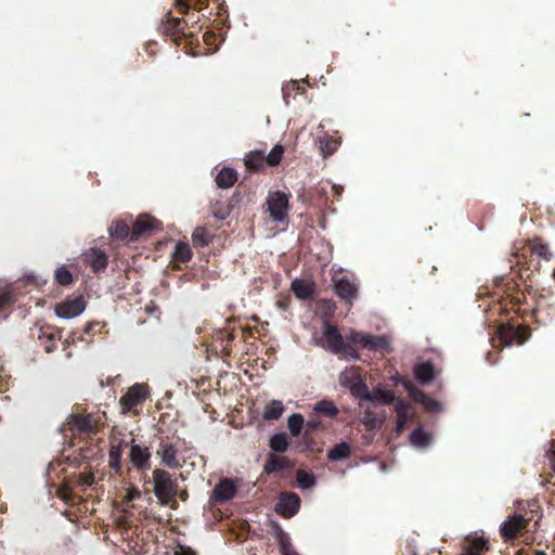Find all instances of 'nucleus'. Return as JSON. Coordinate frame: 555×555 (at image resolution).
<instances>
[{
	"instance_id": "1",
	"label": "nucleus",
	"mask_w": 555,
	"mask_h": 555,
	"mask_svg": "<svg viewBox=\"0 0 555 555\" xmlns=\"http://www.w3.org/2000/svg\"><path fill=\"white\" fill-rule=\"evenodd\" d=\"M543 517L542 508L537 500L527 501L526 504L518 503L516 512L508 515L500 525V535L506 543H514L517 539L525 537L530 532V526L533 521L535 532L540 527Z\"/></svg>"
},
{
	"instance_id": "2",
	"label": "nucleus",
	"mask_w": 555,
	"mask_h": 555,
	"mask_svg": "<svg viewBox=\"0 0 555 555\" xmlns=\"http://www.w3.org/2000/svg\"><path fill=\"white\" fill-rule=\"evenodd\" d=\"M528 254L530 257L535 256L538 259L543 261H550L554 257V253L552 251L548 243H546L542 237L535 236L528 240L522 253L514 255L516 264L520 266L519 275L524 280L529 279L533 272H539L541 267L539 261L534 262L533 259H528Z\"/></svg>"
},
{
	"instance_id": "3",
	"label": "nucleus",
	"mask_w": 555,
	"mask_h": 555,
	"mask_svg": "<svg viewBox=\"0 0 555 555\" xmlns=\"http://www.w3.org/2000/svg\"><path fill=\"white\" fill-rule=\"evenodd\" d=\"M185 23L184 18L173 17L169 12L158 26V31L177 47L183 46V50L188 52L194 43L198 44V40L195 33L191 27H186Z\"/></svg>"
},
{
	"instance_id": "4",
	"label": "nucleus",
	"mask_w": 555,
	"mask_h": 555,
	"mask_svg": "<svg viewBox=\"0 0 555 555\" xmlns=\"http://www.w3.org/2000/svg\"><path fill=\"white\" fill-rule=\"evenodd\" d=\"M107 416L104 411L96 410L86 414H70L67 417V425L70 430L79 434L95 435L106 425Z\"/></svg>"
},
{
	"instance_id": "5",
	"label": "nucleus",
	"mask_w": 555,
	"mask_h": 555,
	"mask_svg": "<svg viewBox=\"0 0 555 555\" xmlns=\"http://www.w3.org/2000/svg\"><path fill=\"white\" fill-rule=\"evenodd\" d=\"M322 346L335 354L343 353L353 359L359 358L357 350L350 344L344 341V337L338 328L327 321L324 322Z\"/></svg>"
},
{
	"instance_id": "6",
	"label": "nucleus",
	"mask_w": 555,
	"mask_h": 555,
	"mask_svg": "<svg viewBox=\"0 0 555 555\" xmlns=\"http://www.w3.org/2000/svg\"><path fill=\"white\" fill-rule=\"evenodd\" d=\"M498 336L504 346L522 345L530 338L531 330L528 325L511 319L508 322L499 325Z\"/></svg>"
},
{
	"instance_id": "7",
	"label": "nucleus",
	"mask_w": 555,
	"mask_h": 555,
	"mask_svg": "<svg viewBox=\"0 0 555 555\" xmlns=\"http://www.w3.org/2000/svg\"><path fill=\"white\" fill-rule=\"evenodd\" d=\"M153 483L155 495L162 504H168L177 495V483L167 470L154 469Z\"/></svg>"
},
{
	"instance_id": "8",
	"label": "nucleus",
	"mask_w": 555,
	"mask_h": 555,
	"mask_svg": "<svg viewBox=\"0 0 555 555\" xmlns=\"http://www.w3.org/2000/svg\"><path fill=\"white\" fill-rule=\"evenodd\" d=\"M182 439L177 437L169 439V437H160L156 455L160 457V463L168 468L180 467L179 460L177 457L180 450Z\"/></svg>"
},
{
	"instance_id": "9",
	"label": "nucleus",
	"mask_w": 555,
	"mask_h": 555,
	"mask_svg": "<svg viewBox=\"0 0 555 555\" xmlns=\"http://www.w3.org/2000/svg\"><path fill=\"white\" fill-rule=\"evenodd\" d=\"M149 397V387L145 384H134L127 392L119 399L121 412L124 414L128 412L137 413L135 408L142 405Z\"/></svg>"
},
{
	"instance_id": "10",
	"label": "nucleus",
	"mask_w": 555,
	"mask_h": 555,
	"mask_svg": "<svg viewBox=\"0 0 555 555\" xmlns=\"http://www.w3.org/2000/svg\"><path fill=\"white\" fill-rule=\"evenodd\" d=\"M267 205L270 218L275 222H283L288 215L289 197L282 191L269 192Z\"/></svg>"
},
{
	"instance_id": "11",
	"label": "nucleus",
	"mask_w": 555,
	"mask_h": 555,
	"mask_svg": "<svg viewBox=\"0 0 555 555\" xmlns=\"http://www.w3.org/2000/svg\"><path fill=\"white\" fill-rule=\"evenodd\" d=\"M348 340L351 344L361 346L362 348L371 351L389 349V341L385 336H374L362 332L351 331L348 336Z\"/></svg>"
},
{
	"instance_id": "12",
	"label": "nucleus",
	"mask_w": 555,
	"mask_h": 555,
	"mask_svg": "<svg viewBox=\"0 0 555 555\" xmlns=\"http://www.w3.org/2000/svg\"><path fill=\"white\" fill-rule=\"evenodd\" d=\"M162 230V222L151 217L150 215H140L133 222L130 242H137L142 236H150L153 233Z\"/></svg>"
},
{
	"instance_id": "13",
	"label": "nucleus",
	"mask_w": 555,
	"mask_h": 555,
	"mask_svg": "<svg viewBox=\"0 0 555 555\" xmlns=\"http://www.w3.org/2000/svg\"><path fill=\"white\" fill-rule=\"evenodd\" d=\"M128 457L132 467L138 472L144 473L151 468L152 453L150 448L135 443L134 439L131 440Z\"/></svg>"
},
{
	"instance_id": "14",
	"label": "nucleus",
	"mask_w": 555,
	"mask_h": 555,
	"mask_svg": "<svg viewBox=\"0 0 555 555\" xmlns=\"http://www.w3.org/2000/svg\"><path fill=\"white\" fill-rule=\"evenodd\" d=\"M87 302L83 296H77L74 298H66L65 300L57 304L54 308L55 314L59 318L72 319L81 314L86 309Z\"/></svg>"
},
{
	"instance_id": "15",
	"label": "nucleus",
	"mask_w": 555,
	"mask_h": 555,
	"mask_svg": "<svg viewBox=\"0 0 555 555\" xmlns=\"http://www.w3.org/2000/svg\"><path fill=\"white\" fill-rule=\"evenodd\" d=\"M300 507V499L294 492H282L275 504V512L284 518H291L297 514Z\"/></svg>"
},
{
	"instance_id": "16",
	"label": "nucleus",
	"mask_w": 555,
	"mask_h": 555,
	"mask_svg": "<svg viewBox=\"0 0 555 555\" xmlns=\"http://www.w3.org/2000/svg\"><path fill=\"white\" fill-rule=\"evenodd\" d=\"M335 294L343 300L351 302L358 296V286L347 275L333 276Z\"/></svg>"
},
{
	"instance_id": "17",
	"label": "nucleus",
	"mask_w": 555,
	"mask_h": 555,
	"mask_svg": "<svg viewBox=\"0 0 555 555\" xmlns=\"http://www.w3.org/2000/svg\"><path fill=\"white\" fill-rule=\"evenodd\" d=\"M83 263L89 266L93 273L102 272L106 269L108 257L105 251L99 248H89L81 255Z\"/></svg>"
},
{
	"instance_id": "18",
	"label": "nucleus",
	"mask_w": 555,
	"mask_h": 555,
	"mask_svg": "<svg viewBox=\"0 0 555 555\" xmlns=\"http://www.w3.org/2000/svg\"><path fill=\"white\" fill-rule=\"evenodd\" d=\"M233 340L234 335L232 333L221 330L212 337L209 348L214 353L224 359L231 354V344Z\"/></svg>"
},
{
	"instance_id": "19",
	"label": "nucleus",
	"mask_w": 555,
	"mask_h": 555,
	"mask_svg": "<svg viewBox=\"0 0 555 555\" xmlns=\"http://www.w3.org/2000/svg\"><path fill=\"white\" fill-rule=\"evenodd\" d=\"M241 199L242 197L240 192H235L231 198L224 201L217 199L210 205L211 215L219 220L227 219L231 215L232 209L241 202Z\"/></svg>"
},
{
	"instance_id": "20",
	"label": "nucleus",
	"mask_w": 555,
	"mask_h": 555,
	"mask_svg": "<svg viewBox=\"0 0 555 555\" xmlns=\"http://www.w3.org/2000/svg\"><path fill=\"white\" fill-rule=\"evenodd\" d=\"M237 492V488L232 479L223 478L214 488L211 500L216 503H223L232 500Z\"/></svg>"
},
{
	"instance_id": "21",
	"label": "nucleus",
	"mask_w": 555,
	"mask_h": 555,
	"mask_svg": "<svg viewBox=\"0 0 555 555\" xmlns=\"http://www.w3.org/2000/svg\"><path fill=\"white\" fill-rule=\"evenodd\" d=\"M127 446L128 443L125 440H114L111 442V448L108 452V466L111 467L115 475L121 476L122 474L121 457L124 453V448Z\"/></svg>"
},
{
	"instance_id": "22",
	"label": "nucleus",
	"mask_w": 555,
	"mask_h": 555,
	"mask_svg": "<svg viewBox=\"0 0 555 555\" xmlns=\"http://www.w3.org/2000/svg\"><path fill=\"white\" fill-rule=\"evenodd\" d=\"M393 409L397 413L396 434L399 436L405 429L409 421L412 420L413 413L411 412V404L403 399L398 400Z\"/></svg>"
},
{
	"instance_id": "23",
	"label": "nucleus",
	"mask_w": 555,
	"mask_h": 555,
	"mask_svg": "<svg viewBox=\"0 0 555 555\" xmlns=\"http://www.w3.org/2000/svg\"><path fill=\"white\" fill-rule=\"evenodd\" d=\"M525 295L522 293H517L515 295L509 294L506 297H502V299L495 304L491 310L498 311L499 313H505L509 310L518 312L520 310Z\"/></svg>"
},
{
	"instance_id": "24",
	"label": "nucleus",
	"mask_w": 555,
	"mask_h": 555,
	"mask_svg": "<svg viewBox=\"0 0 555 555\" xmlns=\"http://www.w3.org/2000/svg\"><path fill=\"white\" fill-rule=\"evenodd\" d=\"M410 396L414 399V401L420 402L424 405V408L430 412H439L441 411V403L436 399L431 398L423 390L417 389L413 386L409 387Z\"/></svg>"
},
{
	"instance_id": "25",
	"label": "nucleus",
	"mask_w": 555,
	"mask_h": 555,
	"mask_svg": "<svg viewBox=\"0 0 555 555\" xmlns=\"http://www.w3.org/2000/svg\"><path fill=\"white\" fill-rule=\"evenodd\" d=\"M38 339L46 352L50 353L56 348V340L61 339V333L57 330L40 327Z\"/></svg>"
},
{
	"instance_id": "26",
	"label": "nucleus",
	"mask_w": 555,
	"mask_h": 555,
	"mask_svg": "<svg viewBox=\"0 0 555 555\" xmlns=\"http://www.w3.org/2000/svg\"><path fill=\"white\" fill-rule=\"evenodd\" d=\"M16 301V294L12 286L0 289V314L7 318Z\"/></svg>"
},
{
	"instance_id": "27",
	"label": "nucleus",
	"mask_w": 555,
	"mask_h": 555,
	"mask_svg": "<svg viewBox=\"0 0 555 555\" xmlns=\"http://www.w3.org/2000/svg\"><path fill=\"white\" fill-rule=\"evenodd\" d=\"M292 291L298 299L307 300L312 297L313 283L300 279H295L291 285Z\"/></svg>"
},
{
	"instance_id": "28",
	"label": "nucleus",
	"mask_w": 555,
	"mask_h": 555,
	"mask_svg": "<svg viewBox=\"0 0 555 555\" xmlns=\"http://www.w3.org/2000/svg\"><path fill=\"white\" fill-rule=\"evenodd\" d=\"M266 155L263 150L250 151L245 157V166L249 171L263 169Z\"/></svg>"
},
{
	"instance_id": "29",
	"label": "nucleus",
	"mask_w": 555,
	"mask_h": 555,
	"mask_svg": "<svg viewBox=\"0 0 555 555\" xmlns=\"http://www.w3.org/2000/svg\"><path fill=\"white\" fill-rule=\"evenodd\" d=\"M237 181V172L233 168L224 167L222 168L217 177L216 183L220 189H229L234 185Z\"/></svg>"
},
{
	"instance_id": "30",
	"label": "nucleus",
	"mask_w": 555,
	"mask_h": 555,
	"mask_svg": "<svg viewBox=\"0 0 555 555\" xmlns=\"http://www.w3.org/2000/svg\"><path fill=\"white\" fill-rule=\"evenodd\" d=\"M414 375L420 383L429 384L435 378V367L430 362L416 364Z\"/></svg>"
},
{
	"instance_id": "31",
	"label": "nucleus",
	"mask_w": 555,
	"mask_h": 555,
	"mask_svg": "<svg viewBox=\"0 0 555 555\" xmlns=\"http://www.w3.org/2000/svg\"><path fill=\"white\" fill-rule=\"evenodd\" d=\"M371 397L369 398V401L379 402L383 404H392L396 405V402L398 400H401V398H398L392 390L382 389L377 388L371 391Z\"/></svg>"
},
{
	"instance_id": "32",
	"label": "nucleus",
	"mask_w": 555,
	"mask_h": 555,
	"mask_svg": "<svg viewBox=\"0 0 555 555\" xmlns=\"http://www.w3.org/2000/svg\"><path fill=\"white\" fill-rule=\"evenodd\" d=\"M313 412L327 418H335L339 414L338 408L332 400L327 399L318 401L313 406Z\"/></svg>"
},
{
	"instance_id": "33",
	"label": "nucleus",
	"mask_w": 555,
	"mask_h": 555,
	"mask_svg": "<svg viewBox=\"0 0 555 555\" xmlns=\"http://www.w3.org/2000/svg\"><path fill=\"white\" fill-rule=\"evenodd\" d=\"M351 454V448L350 444L343 441L337 444H335L333 448H331L327 451L326 457L330 461L336 462V461H343L350 456Z\"/></svg>"
},
{
	"instance_id": "34",
	"label": "nucleus",
	"mask_w": 555,
	"mask_h": 555,
	"mask_svg": "<svg viewBox=\"0 0 555 555\" xmlns=\"http://www.w3.org/2000/svg\"><path fill=\"white\" fill-rule=\"evenodd\" d=\"M111 236L117 241L130 240L131 230L126 221L116 220L108 229Z\"/></svg>"
},
{
	"instance_id": "35",
	"label": "nucleus",
	"mask_w": 555,
	"mask_h": 555,
	"mask_svg": "<svg viewBox=\"0 0 555 555\" xmlns=\"http://www.w3.org/2000/svg\"><path fill=\"white\" fill-rule=\"evenodd\" d=\"M288 466L286 457L270 454L263 465V469L267 474L284 470Z\"/></svg>"
},
{
	"instance_id": "36",
	"label": "nucleus",
	"mask_w": 555,
	"mask_h": 555,
	"mask_svg": "<svg viewBox=\"0 0 555 555\" xmlns=\"http://www.w3.org/2000/svg\"><path fill=\"white\" fill-rule=\"evenodd\" d=\"M208 0H176V7L180 14H188L191 8L201 11L206 8Z\"/></svg>"
},
{
	"instance_id": "37",
	"label": "nucleus",
	"mask_w": 555,
	"mask_h": 555,
	"mask_svg": "<svg viewBox=\"0 0 555 555\" xmlns=\"http://www.w3.org/2000/svg\"><path fill=\"white\" fill-rule=\"evenodd\" d=\"M340 144V140L328 134L320 138V149L324 157L334 154Z\"/></svg>"
},
{
	"instance_id": "38",
	"label": "nucleus",
	"mask_w": 555,
	"mask_h": 555,
	"mask_svg": "<svg viewBox=\"0 0 555 555\" xmlns=\"http://www.w3.org/2000/svg\"><path fill=\"white\" fill-rule=\"evenodd\" d=\"M284 412V406L281 401L272 400L268 403L263 411V418L266 421H276Z\"/></svg>"
},
{
	"instance_id": "39",
	"label": "nucleus",
	"mask_w": 555,
	"mask_h": 555,
	"mask_svg": "<svg viewBox=\"0 0 555 555\" xmlns=\"http://www.w3.org/2000/svg\"><path fill=\"white\" fill-rule=\"evenodd\" d=\"M430 435L426 433L422 427L414 429L410 435L411 444L418 448L427 447L430 443Z\"/></svg>"
},
{
	"instance_id": "40",
	"label": "nucleus",
	"mask_w": 555,
	"mask_h": 555,
	"mask_svg": "<svg viewBox=\"0 0 555 555\" xmlns=\"http://www.w3.org/2000/svg\"><path fill=\"white\" fill-rule=\"evenodd\" d=\"M192 250L188 243L179 242L173 251V259L177 262L185 263L192 258Z\"/></svg>"
},
{
	"instance_id": "41",
	"label": "nucleus",
	"mask_w": 555,
	"mask_h": 555,
	"mask_svg": "<svg viewBox=\"0 0 555 555\" xmlns=\"http://www.w3.org/2000/svg\"><path fill=\"white\" fill-rule=\"evenodd\" d=\"M270 448L275 451L283 453L287 450L289 442L285 433L273 435L269 440Z\"/></svg>"
},
{
	"instance_id": "42",
	"label": "nucleus",
	"mask_w": 555,
	"mask_h": 555,
	"mask_svg": "<svg viewBox=\"0 0 555 555\" xmlns=\"http://www.w3.org/2000/svg\"><path fill=\"white\" fill-rule=\"evenodd\" d=\"M349 389L352 396H354L356 398L369 400V398L371 397V391L369 390L366 384L360 378L352 380V383L349 386Z\"/></svg>"
},
{
	"instance_id": "43",
	"label": "nucleus",
	"mask_w": 555,
	"mask_h": 555,
	"mask_svg": "<svg viewBox=\"0 0 555 555\" xmlns=\"http://www.w3.org/2000/svg\"><path fill=\"white\" fill-rule=\"evenodd\" d=\"M53 276L54 281L62 286H68L74 281L72 272L64 264L55 269Z\"/></svg>"
},
{
	"instance_id": "44",
	"label": "nucleus",
	"mask_w": 555,
	"mask_h": 555,
	"mask_svg": "<svg viewBox=\"0 0 555 555\" xmlns=\"http://www.w3.org/2000/svg\"><path fill=\"white\" fill-rule=\"evenodd\" d=\"M211 235L203 227H197L192 234L194 245L199 247L207 246L211 242Z\"/></svg>"
},
{
	"instance_id": "45",
	"label": "nucleus",
	"mask_w": 555,
	"mask_h": 555,
	"mask_svg": "<svg viewBox=\"0 0 555 555\" xmlns=\"http://www.w3.org/2000/svg\"><path fill=\"white\" fill-rule=\"evenodd\" d=\"M284 151L283 145L276 144L266 156V163L271 167L278 166L283 158Z\"/></svg>"
},
{
	"instance_id": "46",
	"label": "nucleus",
	"mask_w": 555,
	"mask_h": 555,
	"mask_svg": "<svg viewBox=\"0 0 555 555\" xmlns=\"http://www.w3.org/2000/svg\"><path fill=\"white\" fill-rule=\"evenodd\" d=\"M304 422L302 415L298 413H294L288 417L287 426L292 436L297 437L300 434Z\"/></svg>"
},
{
	"instance_id": "47",
	"label": "nucleus",
	"mask_w": 555,
	"mask_h": 555,
	"mask_svg": "<svg viewBox=\"0 0 555 555\" xmlns=\"http://www.w3.org/2000/svg\"><path fill=\"white\" fill-rule=\"evenodd\" d=\"M296 480L302 489H309L315 485V477L306 470H298Z\"/></svg>"
},
{
	"instance_id": "48",
	"label": "nucleus",
	"mask_w": 555,
	"mask_h": 555,
	"mask_svg": "<svg viewBox=\"0 0 555 555\" xmlns=\"http://www.w3.org/2000/svg\"><path fill=\"white\" fill-rule=\"evenodd\" d=\"M362 423L369 430H374L379 428L383 422L378 420L373 413L366 411L362 417Z\"/></svg>"
},
{
	"instance_id": "49",
	"label": "nucleus",
	"mask_w": 555,
	"mask_h": 555,
	"mask_svg": "<svg viewBox=\"0 0 555 555\" xmlns=\"http://www.w3.org/2000/svg\"><path fill=\"white\" fill-rule=\"evenodd\" d=\"M95 482V477L93 473H80L78 475L77 483L83 487H90Z\"/></svg>"
},
{
	"instance_id": "50",
	"label": "nucleus",
	"mask_w": 555,
	"mask_h": 555,
	"mask_svg": "<svg viewBox=\"0 0 555 555\" xmlns=\"http://www.w3.org/2000/svg\"><path fill=\"white\" fill-rule=\"evenodd\" d=\"M278 539H279L280 552L281 553H283L284 551L289 550V548L293 547V545L291 543V539H289V537L285 532L281 531L279 533Z\"/></svg>"
},
{
	"instance_id": "51",
	"label": "nucleus",
	"mask_w": 555,
	"mask_h": 555,
	"mask_svg": "<svg viewBox=\"0 0 555 555\" xmlns=\"http://www.w3.org/2000/svg\"><path fill=\"white\" fill-rule=\"evenodd\" d=\"M175 555H196V553L189 546L179 545Z\"/></svg>"
},
{
	"instance_id": "52",
	"label": "nucleus",
	"mask_w": 555,
	"mask_h": 555,
	"mask_svg": "<svg viewBox=\"0 0 555 555\" xmlns=\"http://www.w3.org/2000/svg\"><path fill=\"white\" fill-rule=\"evenodd\" d=\"M322 426L321 422L319 420L309 418L307 422V428L310 430L318 429Z\"/></svg>"
},
{
	"instance_id": "53",
	"label": "nucleus",
	"mask_w": 555,
	"mask_h": 555,
	"mask_svg": "<svg viewBox=\"0 0 555 555\" xmlns=\"http://www.w3.org/2000/svg\"><path fill=\"white\" fill-rule=\"evenodd\" d=\"M141 498V492L138 489H131L128 491L127 499L129 501H134Z\"/></svg>"
},
{
	"instance_id": "54",
	"label": "nucleus",
	"mask_w": 555,
	"mask_h": 555,
	"mask_svg": "<svg viewBox=\"0 0 555 555\" xmlns=\"http://www.w3.org/2000/svg\"><path fill=\"white\" fill-rule=\"evenodd\" d=\"M548 459H550V461L552 463L553 470L555 473V442L552 443V449L550 450Z\"/></svg>"
},
{
	"instance_id": "55",
	"label": "nucleus",
	"mask_w": 555,
	"mask_h": 555,
	"mask_svg": "<svg viewBox=\"0 0 555 555\" xmlns=\"http://www.w3.org/2000/svg\"><path fill=\"white\" fill-rule=\"evenodd\" d=\"M332 189L337 196H339L344 190L343 186H340V185H333Z\"/></svg>"
},
{
	"instance_id": "56",
	"label": "nucleus",
	"mask_w": 555,
	"mask_h": 555,
	"mask_svg": "<svg viewBox=\"0 0 555 555\" xmlns=\"http://www.w3.org/2000/svg\"><path fill=\"white\" fill-rule=\"evenodd\" d=\"M282 555H299L296 550L294 547L289 548V550H286L284 551L283 553H281Z\"/></svg>"
},
{
	"instance_id": "57",
	"label": "nucleus",
	"mask_w": 555,
	"mask_h": 555,
	"mask_svg": "<svg viewBox=\"0 0 555 555\" xmlns=\"http://www.w3.org/2000/svg\"><path fill=\"white\" fill-rule=\"evenodd\" d=\"M533 555H546V553H545L544 551H538V550H535V551L533 552Z\"/></svg>"
},
{
	"instance_id": "58",
	"label": "nucleus",
	"mask_w": 555,
	"mask_h": 555,
	"mask_svg": "<svg viewBox=\"0 0 555 555\" xmlns=\"http://www.w3.org/2000/svg\"><path fill=\"white\" fill-rule=\"evenodd\" d=\"M405 547L411 548V555H416V553L414 552V550L412 548V545L410 543Z\"/></svg>"
},
{
	"instance_id": "59",
	"label": "nucleus",
	"mask_w": 555,
	"mask_h": 555,
	"mask_svg": "<svg viewBox=\"0 0 555 555\" xmlns=\"http://www.w3.org/2000/svg\"><path fill=\"white\" fill-rule=\"evenodd\" d=\"M180 498H181L182 500H186V498H188V493H186V492L181 493Z\"/></svg>"
},
{
	"instance_id": "60",
	"label": "nucleus",
	"mask_w": 555,
	"mask_h": 555,
	"mask_svg": "<svg viewBox=\"0 0 555 555\" xmlns=\"http://www.w3.org/2000/svg\"><path fill=\"white\" fill-rule=\"evenodd\" d=\"M437 270V267L433 266L431 273H434Z\"/></svg>"
}]
</instances>
